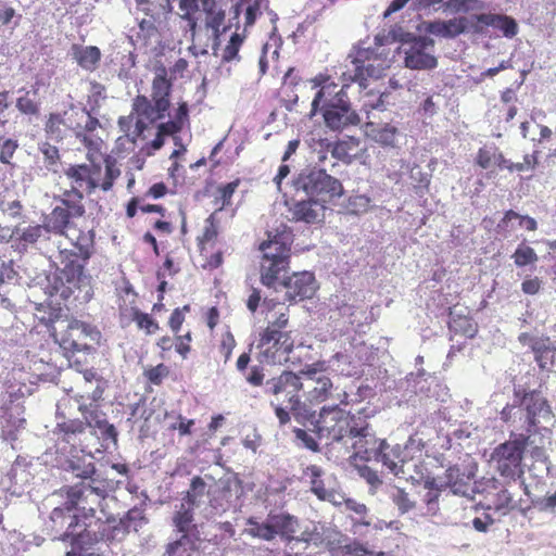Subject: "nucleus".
Instances as JSON below:
<instances>
[{
	"label": "nucleus",
	"mask_w": 556,
	"mask_h": 556,
	"mask_svg": "<svg viewBox=\"0 0 556 556\" xmlns=\"http://www.w3.org/2000/svg\"><path fill=\"white\" fill-rule=\"evenodd\" d=\"M369 441H372L375 447L370 451L368 448L364 450L366 458L374 457L376 460L381 462L395 476L404 473V459L401 457L399 447H392L386 440L376 439L371 434L368 437Z\"/></svg>",
	"instance_id": "nucleus-19"
},
{
	"label": "nucleus",
	"mask_w": 556,
	"mask_h": 556,
	"mask_svg": "<svg viewBox=\"0 0 556 556\" xmlns=\"http://www.w3.org/2000/svg\"><path fill=\"white\" fill-rule=\"evenodd\" d=\"M77 115L83 116V112H75L71 109L63 112L50 113L45 124V131L47 138L53 141H62L70 136L71 132L75 134L76 128H79L75 118Z\"/></svg>",
	"instance_id": "nucleus-18"
},
{
	"label": "nucleus",
	"mask_w": 556,
	"mask_h": 556,
	"mask_svg": "<svg viewBox=\"0 0 556 556\" xmlns=\"http://www.w3.org/2000/svg\"><path fill=\"white\" fill-rule=\"evenodd\" d=\"M172 80L167 78V70L163 64L155 66V76L152 80L151 98L161 110H168L172 92Z\"/></svg>",
	"instance_id": "nucleus-21"
},
{
	"label": "nucleus",
	"mask_w": 556,
	"mask_h": 556,
	"mask_svg": "<svg viewBox=\"0 0 556 556\" xmlns=\"http://www.w3.org/2000/svg\"><path fill=\"white\" fill-rule=\"evenodd\" d=\"M315 429L320 440L325 439L330 443L340 442L344 438H358L354 443V447L358 450L368 444V437H370L366 418L352 415L338 405L324 406L320 409Z\"/></svg>",
	"instance_id": "nucleus-5"
},
{
	"label": "nucleus",
	"mask_w": 556,
	"mask_h": 556,
	"mask_svg": "<svg viewBox=\"0 0 556 556\" xmlns=\"http://www.w3.org/2000/svg\"><path fill=\"white\" fill-rule=\"evenodd\" d=\"M280 287L286 289V300L292 302L311 299L317 290L314 274L309 271H299L288 275L282 279Z\"/></svg>",
	"instance_id": "nucleus-16"
},
{
	"label": "nucleus",
	"mask_w": 556,
	"mask_h": 556,
	"mask_svg": "<svg viewBox=\"0 0 556 556\" xmlns=\"http://www.w3.org/2000/svg\"><path fill=\"white\" fill-rule=\"evenodd\" d=\"M400 53H404V64L410 70H433L438 66L434 55V40L431 37H400Z\"/></svg>",
	"instance_id": "nucleus-12"
},
{
	"label": "nucleus",
	"mask_w": 556,
	"mask_h": 556,
	"mask_svg": "<svg viewBox=\"0 0 556 556\" xmlns=\"http://www.w3.org/2000/svg\"><path fill=\"white\" fill-rule=\"evenodd\" d=\"M65 176L72 181L71 189L84 188L88 193L89 190V168L87 164L71 165L64 172Z\"/></svg>",
	"instance_id": "nucleus-32"
},
{
	"label": "nucleus",
	"mask_w": 556,
	"mask_h": 556,
	"mask_svg": "<svg viewBox=\"0 0 556 556\" xmlns=\"http://www.w3.org/2000/svg\"><path fill=\"white\" fill-rule=\"evenodd\" d=\"M303 389L301 376L293 371L283 370L280 375L268 379L265 383V394L275 396L277 402L286 404L291 410L301 407L300 392Z\"/></svg>",
	"instance_id": "nucleus-13"
},
{
	"label": "nucleus",
	"mask_w": 556,
	"mask_h": 556,
	"mask_svg": "<svg viewBox=\"0 0 556 556\" xmlns=\"http://www.w3.org/2000/svg\"><path fill=\"white\" fill-rule=\"evenodd\" d=\"M292 230L281 224L275 232H267V240L260 244V281L269 289L277 290L288 276L291 263Z\"/></svg>",
	"instance_id": "nucleus-4"
},
{
	"label": "nucleus",
	"mask_w": 556,
	"mask_h": 556,
	"mask_svg": "<svg viewBox=\"0 0 556 556\" xmlns=\"http://www.w3.org/2000/svg\"><path fill=\"white\" fill-rule=\"evenodd\" d=\"M514 263L517 267H525L538 262L539 257L534 249L529 245L520 244L514 252Z\"/></svg>",
	"instance_id": "nucleus-40"
},
{
	"label": "nucleus",
	"mask_w": 556,
	"mask_h": 556,
	"mask_svg": "<svg viewBox=\"0 0 556 556\" xmlns=\"http://www.w3.org/2000/svg\"><path fill=\"white\" fill-rule=\"evenodd\" d=\"M366 134L377 143L384 147H393L399 134L396 126L391 124L379 125L372 122L366 124Z\"/></svg>",
	"instance_id": "nucleus-26"
},
{
	"label": "nucleus",
	"mask_w": 556,
	"mask_h": 556,
	"mask_svg": "<svg viewBox=\"0 0 556 556\" xmlns=\"http://www.w3.org/2000/svg\"><path fill=\"white\" fill-rule=\"evenodd\" d=\"M257 348L262 359L269 365H283L290 359L294 349V340L291 333L273 334L261 332Z\"/></svg>",
	"instance_id": "nucleus-15"
},
{
	"label": "nucleus",
	"mask_w": 556,
	"mask_h": 556,
	"mask_svg": "<svg viewBox=\"0 0 556 556\" xmlns=\"http://www.w3.org/2000/svg\"><path fill=\"white\" fill-rule=\"evenodd\" d=\"M86 430V424L79 419H65L56 424L55 432L68 440L73 435L81 434Z\"/></svg>",
	"instance_id": "nucleus-38"
},
{
	"label": "nucleus",
	"mask_w": 556,
	"mask_h": 556,
	"mask_svg": "<svg viewBox=\"0 0 556 556\" xmlns=\"http://www.w3.org/2000/svg\"><path fill=\"white\" fill-rule=\"evenodd\" d=\"M77 139L87 149V160L90 163H96L99 162L101 159H104L105 155L102 152L103 141L100 138H91L89 136H84Z\"/></svg>",
	"instance_id": "nucleus-39"
},
{
	"label": "nucleus",
	"mask_w": 556,
	"mask_h": 556,
	"mask_svg": "<svg viewBox=\"0 0 556 556\" xmlns=\"http://www.w3.org/2000/svg\"><path fill=\"white\" fill-rule=\"evenodd\" d=\"M184 125L179 121L172 119L166 123H162L159 125L157 130L160 131V135H175L179 132L182 129Z\"/></svg>",
	"instance_id": "nucleus-64"
},
{
	"label": "nucleus",
	"mask_w": 556,
	"mask_h": 556,
	"mask_svg": "<svg viewBox=\"0 0 556 556\" xmlns=\"http://www.w3.org/2000/svg\"><path fill=\"white\" fill-rule=\"evenodd\" d=\"M392 502L396 505L401 514H405L414 508L415 504L410 501L408 494L400 488H395L391 494Z\"/></svg>",
	"instance_id": "nucleus-50"
},
{
	"label": "nucleus",
	"mask_w": 556,
	"mask_h": 556,
	"mask_svg": "<svg viewBox=\"0 0 556 556\" xmlns=\"http://www.w3.org/2000/svg\"><path fill=\"white\" fill-rule=\"evenodd\" d=\"M178 422L170 425V430H177L179 435H190L192 433V427L194 426L193 419H187L182 415H178Z\"/></svg>",
	"instance_id": "nucleus-57"
},
{
	"label": "nucleus",
	"mask_w": 556,
	"mask_h": 556,
	"mask_svg": "<svg viewBox=\"0 0 556 556\" xmlns=\"http://www.w3.org/2000/svg\"><path fill=\"white\" fill-rule=\"evenodd\" d=\"M172 522L175 531L180 535H186L188 539L194 541L200 540L199 527L194 522V510L178 507L172 517Z\"/></svg>",
	"instance_id": "nucleus-24"
},
{
	"label": "nucleus",
	"mask_w": 556,
	"mask_h": 556,
	"mask_svg": "<svg viewBox=\"0 0 556 556\" xmlns=\"http://www.w3.org/2000/svg\"><path fill=\"white\" fill-rule=\"evenodd\" d=\"M86 486L84 484H75L72 486H67L65 490L66 501L64 506L67 509L75 510L77 508L78 503L81 501L85 494Z\"/></svg>",
	"instance_id": "nucleus-49"
},
{
	"label": "nucleus",
	"mask_w": 556,
	"mask_h": 556,
	"mask_svg": "<svg viewBox=\"0 0 556 556\" xmlns=\"http://www.w3.org/2000/svg\"><path fill=\"white\" fill-rule=\"evenodd\" d=\"M191 341H192L191 331H187L185 334H179V332L177 334H175V338H174L175 350L182 358H187L188 354L190 353Z\"/></svg>",
	"instance_id": "nucleus-51"
},
{
	"label": "nucleus",
	"mask_w": 556,
	"mask_h": 556,
	"mask_svg": "<svg viewBox=\"0 0 556 556\" xmlns=\"http://www.w3.org/2000/svg\"><path fill=\"white\" fill-rule=\"evenodd\" d=\"M72 51L77 63L88 71L94 70L101 58L100 50L94 46L79 47L74 45Z\"/></svg>",
	"instance_id": "nucleus-30"
},
{
	"label": "nucleus",
	"mask_w": 556,
	"mask_h": 556,
	"mask_svg": "<svg viewBox=\"0 0 556 556\" xmlns=\"http://www.w3.org/2000/svg\"><path fill=\"white\" fill-rule=\"evenodd\" d=\"M492 488L496 491L494 493H490L491 503L490 508H493L496 511L501 510H510L515 508L514 495L508 490L507 486H503L501 482L493 478L491 479Z\"/></svg>",
	"instance_id": "nucleus-28"
},
{
	"label": "nucleus",
	"mask_w": 556,
	"mask_h": 556,
	"mask_svg": "<svg viewBox=\"0 0 556 556\" xmlns=\"http://www.w3.org/2000/svg\"><path fill=\"white\" fill-rule=\"evenodd\" d=\"M327 206L321 202L307 197L306 199L294 200L289 206L291 219L305 224H318L325 218Z\"/></svg>",
	"instance_id": "nucleus-20"
},
{
	"label": "nucleus",
	"mask_w": 556,
	"mask_h": 556,
	"mask_svg": "<svg viewBox=\"0 0 556 556\" xmlns=\"http://www.w3.org/2000/svg\"><path fill=\"white\" fill-rule=\"evenodd\" d=\"M18 148L17 140L0 137V163L5 165L12 164L14 153Z\"/></svg>",
	"instance_id": "nucleus-44"
},
{
	"label": "nucleus",
	"mask_w": 556,
	"mask_h": 556,
	"mask_svg": "<svg viewBox=\"0 0 556 556\" xmlns=\"http://www.w3.org/2000/svg\"><path fill=\"white\" fill-rule=\"evenodd\" d=\"M40 151L43 154L45 162L48 165H55L60 161L59 149L49 142L42 143Z\"/></svg>",
	"instance_id": "nucleus-58"
},
{
	"label": "nucleus",
	"mask_w": 556,
	"mask_h": 556,
	"mask_svg": "<svg viewBox=\"0 0 556 556\" xmlns=\"http://www.w3.org/2000/svg\"><path fill=\"white\" fill-rule=\"evenodd\" d=\"M207 250L202 254L205 256V263L203 264L204 269H216L222 266L224 262V254L223 251L218 250L210 255L206 254Z\"/></svg>",
	"instance_id": "nucleus-61"
},
{
	"label": "nucleus",
	"mask_w": 556,
	"mask_h": 556,
	"mask_svg": "<svg viewBox=\"0 0 556 556\" xmlns=\"http://www.w3.org/2000/svg\"><path fill=\"white\" fill-rule=\"evenodd\" d=\"M53 336L68 361L77 358L79 353L83 356L93 355L101 339L97 327L75 318L68 320L65 328Z\"/></svg>",
	"instance_id": "nucleus-9"
},
{
	"label": "nucleus",
	"mask_w": 556,
	"mask_h": 556,
	"mask_svg": "<svg viewBox=\"0 0 556 556\" xmlns=\"http://www.w3.org/2000/svg\"><path fill=\"white\" fill-rule=\"evenodd\" d=\"M104 163V177L102 178V167L99 162L90 163L89 168V190L88 194L93 193L98 188L102 191H110L115 180L121 176V169L117 166L115 157L105 154L103 159Z\"/></svg>",
	"instance_id": "nucleus-17"
},
{
	"label": "nucleus",
	"mask_w": 556,
	"mask_h": 556,
	"mask_svg": "<svg viewBox=\"0 0 556 556\" xmlns=\"http://www.w3.org/2000/svg\"><path fill=\"white\" fill-rule=\"evenodd\" d=\"M134 111L138 115L137 128L141 130L147 122L153 123L163 118L168 110H161L156 102L146 96H137L134 101Z\"/></svg>",
	"instance_id": "nucleus-23"
},
{
	"label": "nucleus",
	"mask_w": 556,
	"mask_h": 556,
	"mask_svg": "<svg viewBox=\"0 0 556 556\" xmlns=\"http://www.w3.org/2000/svg\"><path fill=\"white\" fill-rule=\"evenodd\" d=\"M377 97H375V93L372 90L366 91L365 97L367 98L364 101V106L369 110H380L383 111L386 106L389 104L388 98L390 97L389 92H377Z\"/></svg>",
	"instance_id": "nucleus-46"
},
{
	"label": "nucleus",
	"mask_w": 556,
	"mask_h": 556,
	"mask_svg": "<svg viewBox=\"0 0 556 556\" xmlns=\"http://www.w3.org/2000/svg\"><path fill=\"white\" fill-rule=\"evenodd\" d=\"M218 237V227L214 215L205 220V227L201 237L198 238V247L201 254L206 251L207 244L214 242Z\"/></svg>",
	"instance_id": "nucleus-36"
},
{
	"label": "nucleus",
	"mask_w": 556,
	"mask_h": 556,
	"mask_svg": "<svg viewBox=\"0 0 556 556\" xmlns=\"http://www.w3.org/2000/svg\"><path fill=\"white\" fill-rule=\"evenodd\" d=\"M17 109L25 114H36L38 112V105L28 97H20L16 101Z\"/></svg>",
	"instance_id": "nucleus-63"
},
{
	"label": "nucleus",
	"mask_w": 556,
	"mask_h": 556,
	"mask_svg": "<svg viewBox=\"0 0 556 556\" xmlns=\"http://www.w3.org/2000/svg\"><path fill=\"white\" fill-rule=\"evenodd\" d=\"M332 389V381L328 377H320L316 380V387L312 391V397L316 402H325L329 399Z\"/></svg>",
	"instance_id": "nucleus-45"
},
{
	"label": "nucleus",
	"mask_w": 556,
	"mask_h": 556,
	"mask_svg": "<svg viewBox=\"0 0 556 556\" xmlns=\"http://www.w3.org/2000/svg\"><path fill=\"white\" fill-rule=\"evenodd\" d=\"M59 202L51 212L45 216L42 225H28L27 227H15L12 231L13 248L17 251H27L29 247L35 245L47 233H54L65 237L71 243L78 245L88 255L91 248V237L88 233L81 237L76 236L75 231H68L75 218L83 217L86 213L84 204V193L77 189H66L59 198Z\"/></svg>",
	"instance_id": "nucleus-2"
},
{
	"label": "nucleus",
	"mask_w": 556,
	"mask_h": 556,
	"mask_svg": "<svg viewBox=\"0 0 556 556\" xmlns=\"http://www.w3.org/2000/svg\"><path fill=\"white\" fill-rule=\"evenodd\" d=\"M451 320L448 321V329L456 333L462 334L466 338H473L478 332L477 324L469 316L465 315H453L450 311Z\"/></svg>",
	"instance_id": "nucleus-31"
},
{
	"label": "nucleus",
	"mask_w": 556,
	"mask_h": 556,
	"mask_svg": "<svg viewBox=\"0 0 556 556\" xmlns=\"http://www.w3.org/2000/svg\"><path fill=\"white\" fill-rule=\"evenodd\" d=\"M518 341L522 345H527L535 354L536 361L548 350V338L534 337L528 332H522L518 337Z\"/></svg>",
	"instance_id": "nucleus-37"
},
{
	"label": "nucleus",
	"mask_w": 556,
	"mask_h": 556,
	"mask_svg": "<svg viewBox=\"0 0 556 556\" xmlns=\"http://www.w3.org/2000/svg\"><path fill=\"white\" fill-rule=\"evenodd\" d=\"M345 506L349 510L355 513L358 517H359V523L364 525V526H369L370 525V520H367L366 517H367V507L365 504H362V503H358L354 500H346L345 501Z\"/></svg>",
	"instance_id": "nucleus-56"
},
{
	"label": "nucleus",
	"mask_w": 556,
	"mask_h": 556,
	"mask_svg": "<svg viewBox=\"0 0 556 556\" xmlns=\"http://www.w3.org/2000/svg\"><path fill=\"white\" fill-rule=\"evenodd\" d=\"M88 356H84L83 359L80 358H75V359H72V361H68L70 362V365L75 368L77 371L81 372L84 378L87 380V381H92L96 376H97V372L93 368H87V364H88V359H87Z\"/></svg>",
	"instance_id": "nucleus-55"
},
{
	"label": "nucleus",
	"mask_w": 556,
	"mask_h": 556,
	"mask_svg": "<svg viewBox=\"0 0 556 556\" xmlns=\"http://www.w3.org/2000/svg\"><path fill=\"white\" fill-rule=\"evenodd\" d=\"M294 434H295V438L299 441H301L302 444L306 448H308L313 452L319 451V446H318V443L316 442V440L309 433H307L305 430L296 428V429H294Z\"/></svg>",
	"instance_id": "nucleus-59"
},
{
	"label": "nucleus",
	"mask_w": 556,
	"mask_h": 556,
	"mask_svg": "<svg viewBox=\"0 0 556 556\" xmlns=\"http://www.w3.org/2000/svg\"><path fill=\"white\" fill-rule=\"evenodd\" d=\"M237 345L236 338L233 333L227 329L225 332L220 334L219 343L217 345V351L224 363H227L232 355V351Z\"/></svg>",
	"instance_id": "nucleus-42"
},
{
	"label": "nucleus",
	"mask_w": 556,
	"mask_h": 556,
	"mask_svg": "<svg viewBox=\"0 0 556 556\" xmlns=\"http://www.w3.org/2000/svg\"><path fill=\"white\" fill-rule=\"evenodd\" d=\"M68 231H75L76 236L79 235V237L88 233L91 237V248L88 250L87 256L85 255L84 251L75 243L71 244L76 250H59L58 260L60 267L58 270L56 280L61 283L62 289L60 290V295L63 299L70 298L75 290L80 288L81 283H84L86 280L89 281V277L85 274V267L96 250V232L93 229L80 228L74 222L71 225V228H68Z\"/></svg>",
	"instance_id": "nucleus-6"
},
{
	"label": "nucleus",
	"mask_w": 556,
	"mask_h": 556,
	"mask_svg": "<svg viewBox=\"0 0 556 556\" xmlns=\"http://www.w3.org/2000/svg\"><path fill=\"white\" fill-rule=\"evenodd\" d=\"M358 475L366 480L368 484L374 488H377L382 483L376 470L371 469L368 466H361L357 468Z\"/></svg>",
	"instance_id": "nucleus-60"
},
{
	"label": "nucleus",
	"mask_w": 556,
	"mask_h": 556,
	"mask_svg": "<svg viewBox=\"0 0 556 556\" xmlns=\"http://www.w3.org/2000/svg\"><path fill=\"white\" fill-rule=\"evenodd\" d=\"M176 2V0H173ZM178 15L182 30L195 33L212 30L213 35H222L227 28L223 25L225 10L216 0H177Z\"/></svg>",
	"instance_id": "nucleus-7"
},
{
	"label": "nucleus",
	"mask_w": 556,
	"mask_h": 556,
	"mask_svg": "<svg viewBox=\"0 0 556 556\" xmlns=\"http://www.w3.org/2000/svg\"><path fill=\"white\" fill-rule=\"evenodd\" d=\"M79 410L85 418L86 428H94L101 431L103 438L116 440L117 432L115 427L105 419V415L97 405H80Z\"/></svg>",
	"instance_id": "nucleus-22"
},
{
	"label": "nucleus",
	"mask_w": 556,
	"mask_h": 556,
	"mask_svg": "<svg viewBox=\"0 0 556 556\" xmlns=\"http://www.w3.org/2000/svg\"><path fill=\"white\" fill-rule=\"evenodd\" d=\"M245 37H230L228 45L224 48L222 59L230 62L238 56L239 49Z\"/></svg>",
	"instance_id": "nucleus-53"
},
{
	"label": "nucleus",
	"mask_w": 556,
	"mask_h": 556,
	"mask_svg": "<svg viewBox=\"0 0 556 556\" xmlns=\"http://www.w3.org/2000/svg\"><path fill=\"white\" fill-rule=\"evenodd\" d=\"M249 384L252 387H261L264 383V368L260 365L252 366L250 370L242 374Z\"/></svg>",
	"instance_id": "nucleus-54"
},
{
	"label": "nucleus",
	"mask_w": 556,
	"mask_h": 556,
	"mask_svg": "<svg viewBox=\"0 0 556 556\" xmlns=\"http://www.w3.org/2000/svg\"><path fill=\"white\" fill-rule=\"evenodd\" d=\"M529 440V435L520 433L492 451L491 462L501 477L513 481L523 478V457Z\"/></svg>",
	"instance_id": "nucleus-11"
},
{
	"label": "nucleus",
	"mask_w": 556,
	"mask_h": 556,
	"mask_svg": "<svg viewBox=\"0 0 556 556\" xmlns=\"http://www.w3.org/2000/svg\"><path fill=\"white\" fill-rule=\"evenodd\" d=\"M289 324V317L286 313H281L274 321L268 323L262 332H271L273 334L291 333L286 331Z\"/></svg>",
	"instance_id": "nucleus-52"
},
{
	"label": "nucleus",
	"mask_w": 556,
	"mask_h": 556,
	"mask_svg": "<svg viewBox=\"0 0 556 556\" xmlns=\"http://www.w3.org/2000/svg\"><path fill=\"white\" fill-rule=\"evenodd\" d=\"M132 320L136 323L137 327L147 334H153L160 329L159 323L152 318L151 315L139 309L134 311Z\"/></svg>",
	"instance_id": "nucleus-41"
},
{
	"label": "nucleus",
	"mask_w": 556,
	"mask_h": 556,
	"mask_svg": "<svg viewBox=\"0 0 556 556\" xmlns=\"http://www.w3.org/2000/svg\"><path fill=\"white\" fill-rule=\"evenodd\" d=\"M396 39L397 37H375L372 45L368 42V38L359 40L352 61L354 68L342 73L343 85L338 91H336L337 85L330 83V76L318 74L314 77V86L320 89L312 101L309 116L320 111L326 126L331 130H342L345 127L358 125L361 118L352 109L345 88L351 83H357L361 90H366L369 78L381 77L393 60L387 45L395 42Z\"/></svg>",
	"instance_id": "nucleus-1"
},
{
	"label": "nucleus",
	"mask_w": 556,
	"mask_h": 556,
	"mask_svg": "<svg viewBox=\"0 0 556 556\" xmlns=\"http://www.w3.org/2000/svg\"><path fill=\"white\" fill-rule=\"evenodd\" d=\"M249 529L248 534L253 538H258L264 541H271L279 535L283 541L291 542H305L308 543L314 540V532L301 531L300 521L298 517L288 513L269 511L264 522H258L255 518L251 517L247 521Z\"/></svg>",
	"instance_id": "nucleus-8"
},
{
	"label": "nucleus",
	"mask_w": 556,
	"mask_h": 556,
	"mask_svg": "<svg viewBox=\"0 0 556 556\" xmlns=\"http://www.w3.org/2000/svg\"><path fill=\"white\" fill-rule=\"evenodd\" d=\"M75 112H83L84 114L83 116L77 115L75 117L77 118L76 123L79 125V128L75 130L76 138L88 136L87 132H92L100 126L99 119L92 116L86 109H75Z\"/></svg>",
	"instance_id": "nucleus-35"
},
{
	"label": "nucleus",
	"mask_w": 556,
	"mask_h": 556,
	"mask_svg": "<svg viewBox=\"0 0 556 556\" xmlns=\"http://www.w3.org/2000/svg\"><path fill=\"white\" fill-rule=\"evenodd\" d=\"M520 407L523 414L521 428L526 431L523 434L529 435V438L538 431L541 420L549 421L554 417L548 401L538 390L525 392L520 401Z\"/></svg>",
	"instance_id": "nucleus-14"
},
{
	"label": "nucleus",
	"mask_w": 556,
	"mask_h": 556,
	"mask_svg": "<svg viewBox=\"0 0 556 556\" xmlns=\"http://www.w3.org/2000/svg\"><path fill=\"white\" fill-rule=\"evenodd\" d=\"M542 288V280L539 277L526 278L521 282V290L525 294L535 295Z\"/></svg>",
	"instance_id": "nucleus-62"
},
{
	"label": "nucleus",
	"mask_w": 556,
	"mask_h": 556,
	"mask_svg": "<svg viewBox=\"0 0 556 556\" xmlns=\"http://www.w3.org/2000/svg\"><path fill=\"white\" fill-rule=\"evenodd\" d=\"M240 182L241 180L237 178L233 181L217 188V192L214 198V204L217 206L218 211H222L231 204L232 195L239 187Z\"/></svg>",
	"instance_id": "nucleus-34"
},
{
	"label": "nucleus",
	"mask_w": 556,
	"mask_h": 556,
	"mask_svg": "<svg viewBox=\"0 0 556 556\" xmlns=\"http://www.w3.org/2000/svg\"><path fill=\"white\" fill-rule=\"evenodd\" d=\"M476 164L482 169L497 167L503 169L506 164V157L495 146H483L479 148L475 157Z\"/></svg>",
	"instance_id": "nucleus-27"
},
{
	"label": "nucleus",
	"mask_w": 556,
	"mask_h": 556,
	"mask_svg": "<svg viewBox=\"0 0 556 556\" xmlns=\"http://www.w3.org/2000/svg\"><path fill=\"white\" fill-rule=\"evenodd\" d=\"M168 375L169 368L163 363L149 367L143 372L147 380L154 386H160Z\"/></svg>",
	"instance_id": "nucleus-48"
},
{
	"label": "nucleus",
	"mask_w": 556,
	"mask_h": 556,
	"mask_svg": "<svg viewBox=\"0 0 556 556\" xmlns=\"http://www.w3.org/2000/svg\"><path fill=\"white\" fill-rule=\"evenodd\" d=\"M191 306L186 304L181 307H176L169 318H168V327L174 334H177L181 330V326L186 320V314L190 313Z\"/></svg>",
	"instance_id": "nucleus-47"
},
{
	"label": "nucleus",
	"mask_w": 556,
	"mask_h": 556,
	"mask_svg": "<svg viewBox=\"0 0 556 556\" xmlns=\"http://www.w3.org/2000/svg\"><path fill=\"white\" fill-rule=\"evenodd\" d=\"M72 511L63 505L53 508L50 514L52 530L60 533L61 541H68L73 547L84 549L85 546L111 539L109 520L97 518L93 508H83L81 514Z\"/></svg>",
	"instance_id": "nucleus-3"
},
{
	"label": "nucleus",
	"mask_w": 556,
	"mask_h": 556,
	"mask_svg": "<svg viewBox=\"0 0 556 556\" xmlns=\"http://www.w3.org/2000/svg\"><path fill=\"white\" fill-rule=\"evenodd\" d=\"M144 520L143 511L138 508H132L119 520L118 525L123 527L126 532H129L130 529L137 531L138 527H141Z\"/></svg>",
	"instance_id": "nucleus-43"
},
{
	"label": "nucleus",
	"mask_w": 556,
	"mask_h": 556,
	"mask_svg": "<svg viewBox=\"0 0 556 556\" xmlns=\"http://www.w3.org/2000/svg\"><path fill=\"white\" fill-rule=\"evenodd\" d=\"M324 470L317 465H309L303 470V479L309 483L311 491L318 500L326 501L332 496V491L326 488L324 479Z\"/></svg>",
	"instance_id": "nucleus-25"
},
{
	"label": "nucleus",
	"mask_w": 556,
	"mask_h": 556,
	"mask_svg": "<svg viewBox=\"0 0 556 556\" xmlns=\"http://www.w3.org/2000/svg\"><path fill=\"white\" fill-rule=\"evenodd\" d=\"M477 22L500 29L504 35H516L517 24L515 20L506 15L482 13L477 15Z\"/></svg>",
	"instance_id": "nucleus-29"
},
{
	"label": "nucleus",
	"mask_w": 556,
	"mask_h": 556,
	"mask_svg": "<svg viewBox=\"0 0 556 556\" xmlns=\"http://www.w3.org/2000/svg\"><path fill=\"white\" fill-rule=\"evenodd\" d=\"M197 542L188 539L186 535H180L177 540L166 545L163 556H192L197 551Z\"/></svg>",
	"instance_id": "nucleus-33"
},
{
	"label": "nucleus",
	"mask_w": 556,
	"mask_h": 556,
	"mask_svg": "<svg viewBox=\"0 0 556 556\" xmlns=\"http://www.w3.org/2000/svg\"><path fill=\"white\" fill-rule=\"evenodd\" d=\"M293 187L296 192H303L326 206L344 194L342 182L325 169L302 170L294 178Z\"/></svg>",
	"instance_id": "nucleus-10"
}]
</instances>
